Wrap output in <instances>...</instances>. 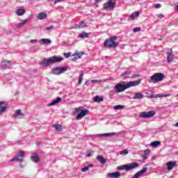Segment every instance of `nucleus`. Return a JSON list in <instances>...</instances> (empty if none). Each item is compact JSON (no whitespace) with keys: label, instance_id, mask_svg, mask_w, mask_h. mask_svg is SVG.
<instances>
[{"label":"nucleus","instance_id":"1","mask_svg":"<svg viewBox=\"0 0 178 178\" xmlns=\"http://www.w3.org/2000/svg\"><path fill=\"white\" fill-rule=\"evenodd\" d=\"M141 83V79L137 81H131L129 82H126L124 81H121L117 83L114 88L115 90V92H123V91H126L127 88H130L131 87H136V86H138Z\"/></svg>","mask_w":178,"mask_h":178},{"label":"nucleus","instance_id":"2","mask_svg":"<svg viewBox=\"0 0 178 178\" xmlns=\"http://www.w3.org/2000/svg\"><path fill=\"white\" fill-rule=\"evenodd\" d=\"M63 59V57L54 56L49 58H43L40 65L41 66H43V67H47V66H49V65H53V63H59L60 62H62Z\"/></svg>","mask_w":178,"mask_h":178},{"label":"nucleus","instance_id":"3","mask_svg":"<svg viewBox=\"0 0 178 178\" xmlns=\"http://www.w3.org/2000/svg\"><path fill=\"white\" fill-rule=\"evenodd\" d=\"M116 40H118L117 36H111L109 39H106L104 43V47L107 48H116V47H119V44L115 42Z\"/></svg>","mask_w":178,"mask_h":178},{"label":"nucleus","instance_id":"4","mask_svg":"<svg viewBox=\"0 0 178 178\" xmlns=\"http://www.w3.org/2000/svg\"><path fill=\"white\" fill-rule=\"evenodd\" d=\"M138 166H140V163H131L129 165L125 164V165H119L117 168V169H118V170H126L127 172H130L131 169H136V168H138Z\"/></svg>","mask_w":178,"mask_h":178},{"label":"nucleus","instance_id":"5","mask_svg":"<svg viewBox=\"0 0 178 178\" xmlns=\"http://www.w3.org/2000/svg\"><path fill=\"white\" fill-rule=\"evenodd\" d=\"M165 79V74L162 73H155L151 77L149 81H152L154 84L156 83H159V81H162Z\"/></svg>","mask_w":178,"mask_h":178},{"label":"nucleus","instance_id":"6","mask_svg":"<svg viewBox=\"0 0 178 178\" xmlns=\"http://www.w3.org/2000/svg\"><path fill=\"white\" fill-rule=\"evenodd\" d=\"M67 70V67H54L51 70V74H54L55 76H59V74H62V73H65Z\"/></svg>","mask_w":178,"mask_h":178},{"label":"nucleus","instance_id":"7","mask_svg":"<svg viewBox=\"0 0 178 178\" xmlns=\"http://www.w3.org/2000/svg\"><path fill=\"white\" fill-rule=\"evenodd\" d=\"M111 136H116V133L112 132V133L100 134H96V135H89V137H91L92 140H93V141H95L96 140H101L102 137H109Z\"/></svg>","mask_w":178,"mask_h":178},{"label":"nucleus","instance_id":"8","mask_svg":"<svg viewBox=\"0 0 178 178\" xmlns=\"http://www.w3.org/2000/svg\"><path fill=\"white\" fill-rule=\"evenodd\" d=\"M116 6V0H108L107 3L104 4V10H112Z\"/></svg>","mask_w":178,"mask_h":178},{"label":"nucleus","instance_id":"9","mask_svg":"<svg viewBox=\"0 0 178 178\" xmlns=\"http://www.w3.org/2000/svg\"><path fill=\"white\" fill-rule=\"evenodd\" d=\"M156 113L155 111L142 112L140 113V118H143V119H149L150 118L155 116Z\"/></svg>","mask_w":178,"mask_h":178},{"label":"nucleus","instance_id":"10","mask_svg":"<svg viewBox=\"0 0 178 178\" xmlns=\"http://www.w3.org/2000/svg\"><path fill=\"white\" fill-rule=\"evenodd\" d=\"M23 158H24V152L21 151L17 154V156L10 159V162H15V161L19 162V161L20 162H23Z\"/></svg>","mask_w":178,"mask_h":178},{"label":"nucleus","instance_id":"11","mask_svg":"<svg viewBox=\"0 0 178 178\" xmlns=\"http://www.w3.org/2000/svg\"><path fill=\"white\" fill-rule=\"evenodd\" d=\"M168 51L166 52L167 55V62L168 63H172L173 59H175V55L173 54L172 49H167Z\"/></svg>","mask_w":178,"mask_h":178},{"label":"nucleus","instance_id":"12","mask_svg":"<svg viewBox=\"0 0 178 178\" xmlns=\"http://www.w3.org/2000/svg\"><path fill=\"white\" fill-rule=\"evenodd\" d=\"M89 112L90 111H88V109L81 110V112L79 113H78L76 115V120H81V119H83V118H84V116H86V115L89 113Z\"/></svg>","mask_w":178,"mask_h":178},{"label":"nucleus","instance_id":"13","mask_svg":"<svg viewBox=\"0 0 178 178\" xmlns=\"http://www.w3.org/2000/svg\"><path fill=\"white\" fill-rule=\"evenodd\" d=\"M147 170H148V168L144 167L139 172H136L131 178H140L141 177V175H143V173H147Z\"/></svg>","mask_w":178,"mask_h":178},{"label":"nucleus","instance_id":"14","mask_svg":"<svg viewBox=\"0 0 178 178\" xmlns=\"http://www.w3.org/2000/svg\"><path fill=\"white\" fill-rule=\"evenodd\" d=\"M8 104L4 102H0V115H2L8 109Z\"/></svg>","mask_w":178,"mask_h":178},{"label":"nucleus","instance_id":"15","mask_svg":"<svg viewBox=\"0 0 178 178\" xmlns=\"http://www.w3.org/2000/svg\"><path fill=\"white\" fill-rule=\"evenodd\" d=\"M11 65H12V63H10V61L3 60V61H1V69H8V68L10 67Z\"/></svg>","mask_w":178,"mask_h":178},{"label":"nucleus","instance_id":"16","mask_svg":"<svg viewBox=\"0 0 178 178\" xmlns=\"http://www.w3.org/2000/svg\"><path fill=\"white\" fill-rule=\"evenodd\" d=\"M166 166L168 170H172L175 166H177V163L176 161H168L166 163Z\"/></svg>","mask_w":178,"mask_h":178},{"label":"nucleus","instance_id":"17","mask_svg":"<svg viewBox=\"0 0 178 178\" xmlns=\"http://www.w3.org/2000/svg\"><path fill=\"white\" fill-rule=\"evenodd\" d=\"M31 161L35 163H38V162H40V155H38L37 153H33L31 156Z\"/></svg>","mask_w":178,"mask_h":178},{"label":"nucleus","instance_id":"18","mask_svg":"<svg viewBox=\"0 0 178 178\" xmlns=\"http://www.w3.org/2000/svg\"><path fill=\"white\" fill-rule=\"evenodd\" d=\"M107 177H108V178H119V177H120V172H114L108 173L107 175Z\"/></svg>","mask_w":178,"mask_h":178},{"label":"nucleus","instance_id":"19","mask_svg":"<svg viewBox=\"0 0 178 178\" xmlns=\"http://www.w3.org/2000/svg\"><path fill=\"white\" fill-rule=\"evenodd\" d=\"M40 41L41 45H49L50 44H52V40L50 39L42 38Z\"/></svg>","mask_w":178,"mask_h":178},{"label":"nucleus","instance_id":"20","mask_svg":"<svg viewBox=\"0 0 178 178\" xmlns=\"http://www.w3.org/2000/svg\"><path fill=\"white\" fill-rule=\"evenodd\" d=\"M62 101V98L60 97H58L53 102L47 104V106H54V105H56V104H59Z\"/></svg>","mask_w":178,"mask_h":178},{"label":"nucleus","instance_id":"21","mask_svg":"<svg viewBox=\"0 0 178 178\" xmlns=\"http://www.w3.org/2000/svg\"><path fill=\"white\" fill-rule=\"evenodd\" d=\"M131 74V70H127L124 73L121 74L120 76L124 79H130V75Z\"/></svg>","mask_w":178,"mask_h":178},{"label":"nucleus","instance_id":"22","mask_svg":"<svg viewBox=\"0 0 178 178\" xmlns=\"http://www.w3.org/2000/svg\"><path fill=\"white\" fill-rule=\"evenodd\" d=\"M97 159L101 165H105V163H106V159L104 158V156L99 155L97 156Z\"/></svg>","mask_w":178,"mask_h":178},{"label":"nucleus","instance_id":"23","mask_svg":"<svg viewBox=\"0 0 178 178\" xmlns=\"http://www.w3.org/2000/svg\"><path fill=\"white\" fill-rule=\"evenodd\" d=\"M144 98V94L141 92H135L133 99H143Z\"/></svg>","mask_w":178,"mask_h":178},{"label":"nucleus","instance_id":"24","mask_svg":"<svg viewBox=\"0 0 178 178\" xmlns=\"http://www.w3.org/2000/svg\"><path fill=\"white\" fill-rule=\"evenodd\" d=\"M84 27H87L84 21H81L79 24H75V28L76 29H84Z\"/></svg>","mask_w":178,"mask_h":178},{"label":"nucleus","instance_id":"25","mask_svg":"<svg viewBox=\"0 0 178 178\" xmlns=\"http://www.w3.org/2000/svg\"><path fill=\"white\" fill-rule=\"evenodd\" d=\"M17 116H24V114H23V113H22V110L17 109V110L15 111V113L12 115V117H13L14 119H16V118H17Z\"/></svg>","mask_w":178,"mask_h":178},{"label":"nucleus","instance_id":"26","mask_svg":"<svg viewBox=\"0 0 178 178\" xmlns=\"http://www.w3.org/2000/svg\"><path fill=\"white\" fill-rule=\"evenodd\" d=\"M47 13H40L38 14V19L39 20H44V19H47Z\"/></svg>","mask_w":178,"mask_h":178},{"label":"nucleus","instance_id":"27","mask_svg":"<svg viewBox=\"0 0 178 178\" xmlns=\"http://www.w3.org/2000/svg\"><path fill=\"white\" fill-rule=\"evenodd\" d=\"M138 16H140V11H137L136 13H132L129 16V19H131L132 20H134V19H136V17H138Z\"/></svg>","mask_w":178,"mask_h":178},{"label":"nucleus","instance_id":"28","mask_svg":"<svg viewBox=\"0 0 178 178\" xmlns=\"http://www.w3.org/2000/svg\"><path fill=\"white\" fill-rule=\"evenodd\" d=\"M93 101L94 102H102V101H104V97L97 95L94 97Z\"/></svg>","mask_w":178,"mask_h":178},{"label":"nucleus","instance_id":"29","mask_svg":"<svg viewBox=\"0 0 178 178\" xmlns=\"http://www.w3.org/2000/svg\"><path fill=\"white\" fill-rule=\"evenodd\" d=\"M150 145L151 147H153V148H156V147H159V145H161V142L158 140H155L152 142Z\"/></svg>","mask_w":178,"mask_h":178},{"label":"nucleus","instance_id":"30","mask_svg":"<svg viewBox=\"0 0 178 178\" xmlns=\"http://www.w3.org/2000/svg\"><path fill=\"white\" fill-rule=\"evenodd\" d=\"M151 150L149 149H147L146 150H145L144 154L142 155V158L143 159V161H145L148 156V154H149V152Z\"/></svg>","mask_w":178,"mask_h":178},{"label":"nucleus","instance_id":"31","mask_svg":"<svg viewBox=\"0 0 178 178\" xmlns=\"http://www.w3.org/2000/svg\"><path fill=\"white\" fill-rule=\"evenodd\" d=\"M161 97H168V95H162V94L151 95L149 96V98H161Z\"/></svg>","mask_w":178,"mask_h":178},{"label":"nucleus","instance_id":"32","mask_svg":"<svg viewBox=\"0 0 178 178\" xmlns=\"http://www.w3.org/2000/svg\"><path fill=\"white\" fill-rule=\"evenodd\" d=\"M90 168H94L93 164H89L83 168H81V172H87L90 169Z\"/></svg>","mask_w":178,"mask_h":178},{"label":"nucleus","instance_id":"33","mask_svg":"<svg viewBox=\"0 0 178 178\" xmlns=\"http://www.w3.org/2000/svg\"><path fill=\"white\" fill-rule=\"evenodd\" d=\"M25 13H26V10L23 8H21L17 10V15L18 16H23Z\"/></svg>","mask_w":178,"mask_h":178},{"label":"nucleus","instance_id":"34","mask_svg":"<svg viewBox=\"0 0 178 178\" xmlns=\"http://www.w3.org/2000/svg\"><path fill=\"white\" fill-rule=\"evenodd\" d=\"M124 105H116L113 106L114 111H119L120 109H124Z\"/></svg>","mask_w":178,"mask_h":178},{"label":"nucleus","instance_id":"35","mask_svg":"<svg viewBox=\"0 0 178 178\" xmlns=\"http://www.w3.org/2000/svg\"><path fill=\"white\" fill-rule=\"evenodd\" d=\"M89 35H90L88 34V33H86V32H83L79 34L80 38H88Z\"/></svg>","mask_w":178,"mask_h":178},{"label":"nucleus","instance_id":"36","mask_svg":"<svg viewBox=\"0 0 178 178\" xmlns=\"http://www.w3.org/2000/svg\"><path fill=\"white\" fill-rule=\"evenodd\" d=\"M53 127H54V129H56V130H57V131H61L62 130V126L60 124H54Z\"/></svg>","mask_w":178,"mask_h":178},{"label":"nucleus","instance_id":"37","mask_svg":"<svg viewBox=\"0 0 178 178\" xmlns=\"http://www.w3.org/2000/svg\"><path fill=\"white\" fill-rule=\"evenodd\" d=\"M83 55H84V52H77L76 51L74 55H72V56H78V59H80V58H81V56H83Z\"/></svg>","mask_w":178,"mask_h":178},{"label":"nucleus","instance_id":"38","mask_svg":"<svg viewBox=\"0 0 178 178\" xmlns=\"http://www.w3.org/2000/svg\"><path fill=\"white\" fill-rule=\"evenodd\" d=\"M83 76H84V74L83 73V72H81L79 75L78 84H81V82L83 81Z\"/></svg>","mask_w":178,"mask_h":178},{"label":"nucleus","instance_id":"39","mask_svg":"<svg viewBox=\"0 0 178 178\" xmlns=\"http://www.w3.org/2000/svg\"><path fill=\"white\" fill-rule=\"evenodd\" d=\"M129 151L127 149H124L120 152V155H127Z\"/></svg>","mask_w":178,"mask_h":178},{"label":"nucleus","instance_id":"40","mask_svg":"<svg viewBox=\"0 0 178 178\" xmlns=\"http://www.w3.org/2000/svg\"><path fill=\"white\" fill-rule=\"evenodd\" d=\"M26 23H27V19H25L24 21H22V22H19L18 24L19 27H22V26H24V24H26Z\"/></svg>","mask_w":178,"mask_h":178},{"label":"nucleus","instance_id":"41","mask_svg":"<svg viewBox=\"0 0 178 178\" xmlns=\"http://www.w3.org/2000/svg\"><path fill=\"white\" fill-rule=\"evenodd\" d=\"M54 26H47L44 29L47 31H51V30H54Z\"/></svg>","mask_w":178,"mask_h":178},{"label":"nucleus","instance_id":"42","mask_svg":"<svg viewBox=\"0 0 178 178\" xmlns=\"http://www.w3.org/2000/svg\"><path fill=\"white\" fill-rule=\"evenodd\" d=\"M134 33H138V31H141V27H136L133 29Z\"/></svg>","mask_w":178,"mask_h":178},{"label":"nucleus","instance_id":"43","mask_svg":"<svg viewBox=\"0 0 178 178\" xmlns=\"http://www.w3.org/2000/svg\"><path fill=\"white\" fill-rule=\"evenodd\" d=\"M86 156L88 158H90L91 156H92V152L90 150H88L87 152H86Z\"/></svg>","mask_w":178,"mask_h":178},{"label":"nucleus","instance_id":"44","mask_svg":"<svg viewBox=\"0 0 178 178\" xmlns=\"http://www.w3.org/2000/svg\"><path fill=\"white\" fill-rule=\"evenodd\" d=\"M71 55H72V52L64 53V56L66 58H70Z\"/></svg>","mask_w":178,"mask_h":178},{"label":"nucleus","instance_id":"45","mask_svg":"<svg viewBox=\"0 0 178 178\" xmlns=\"http://www.w3.org/2000/svg\"><path fill=\"white\" fill-rule=\"evenodd\" d=\"M79 112H80V107L79 108H75L73 112V115H76V113H79Z\"/></svg>","mask_w":178,"mask_h":178},{"label":"nucleus","instance_id":"46","mask_svg":"<svg viewBox=\"0 0 178 178\" xmlns=\"http://www.w3.org/2000/svg\"><path fill=\"white\" fill-rule=\"evenodd\" d=\"M115 95V90L110 91L109 97L110 98H112Z\"/></svg>","mask_w":178,"mask_h":178},{"label":"nucleus","instance_id":"47","mask_svg":"<svg viewBox=\"0 0 178 178\" xmlns=\"http://www.w3.org/2000/svg\"><path fill=\"white\" fill-rule=\"evenodd\" d=\"M140 74H134L132 75V79H136V77H140Z\"/></svg>","mask_w":178,"mask_h":178},{"label":"nucleus","instance_id":"48","mask_svg":"<svg viewBox=\"0 0 178 178\" xmlns=\"http://www.w3.org/2000/svg\"><path fill=\"white\" fill-rule=\"evenodd\" d=\"M102 81L97 80V79H92L91 80V83H101Z\"/></svg>","mask_w":178,"mask_h":178},{"label":"nucleus","instance_id":"49","mask_svg":"<svg viewBox=\"0 0 178 178\" xmlns=\"http://www.w3.org/2000/svg\"><path fill=\"white\" fill-rule=\"evenodd\" d=\"M161 3H156V5H155V8H156V9H159L160 8H161Z\"/></svg>","mask_w":178,"mask_h":178},{"label":"nucleus","instance_id":"50","mask_svg":"<svg viewBox=\"0 0 178 178\" xmlns=\"http://www.w3.org/2000/svg\"><path fill=\"white\" fill-rule=\"evenodd\" d=\"M63 0H55L54 1V5H56L58 2H62Z\"/></svg>","mask_w":178,"mask_h":178},{"label":"nucleus","instance_id":"51","mask_svg":"<svg viewBox=\"0 0 178 178\" xmlns=\"http://www.w3.org/2000/svg\"><path fill=\"white\" fill-rule=\"evenodd\" d=\"M30 42H31V44H35V42H37V40H30Z\"/></svg>","mask_w":178,"mask_h":178},{"label":"nucleus","instance_id":"52","mask_svg":"<svg viewBox=\"0 0 178 178\" xmlns=\"http://www.w3.org/2000/svg\"><path fill=\"white\" fill-rule=\"evenodd\" d=\"M159 19H163L164 16L163 15V14H160L158 15Z\"/></svg>","mask_w":178,"mask_h":178},{"label":"nucleus","instance_id":"53","mask_svg":"<svg viewBox=\"0 0 178 178\" xmlns=\"http://www.w3.org/2000/svg\"><path fill=\"white\" fill-rule=\"evenodd\" d=\"M77 59H79V58L75 57V58L71 59V60H72V62H76V60H77Z\"/></svg>","mask_w":178,"mask_h":178},{"label":"nucleus","instance_id":"54","mask_svg":"<svg viewBox=\"0 0 178 178\" xmlns=\"http://www.w3.org/2000/svg\"><path fill=\"white\" fill-rule=\"evenodd\" d=\"M85 84H86V86H90V82L86 81V82L85 83Z\"/></svg>","mask_w":178,"mask_h":178},{"label":"nucleus","instance_id":"55","mask_svg":"<svg viewBox=\"0 0 178 178\" xmlns=\"http://www.w3.org/2000/svg\"><path fill=\"white\" fill-rule=\"evenodd\" d=\"M101 1H102V0H95V1L96 2V3H98V2H101Z\"/></svg>","mask_w":178,"mask_h":178},{"label":"nucleus","instance_id":"56","mask_svg":"<svg viewBox=\"0 0 178 178\" xmlns=\"http://www.w3.org/2000/svg\"><path fill=\"white\" fill-rule=\"evenodd\" d=\"M175 10H178V4L175 6Z\"/></svg>","mask_w":178,"mask_h":178},{"label":"nucleus","instance_id":"57","mask_svg":"<svg viewBox=\"0 0 178 178\" xmlns=\"http://www.w3.org/2000/svg\"><path fill=\"white\" fill-rule=\"evenodd\" d=\"M106 80H113V78H110V79H107Z\"/></svg>","mask_w":178,"mask_h":178},{"label":"nucleus","instance_id":"58","mask_svg":"<svg viewBox=\"0 0 178 178\" xmlns=\"http://www.w3.org/2000/svg\"><path fill=\"white\" fill-rule=\"evenodd\" d=\"M176 127H178V122L175 124Z\"/></svg>","mask_w":178,"mask_h":178},{"label":"nucleus","instance_id":"59","mask_svg":"<svg viewBox=\"0 0 178 178\" xmlns=\"http://www.w3.org/2000/svg\"><path fill=\"white\" fill-rule=\"evenodd\" d=\"M19 166H20L21 168H23V165H22V163H19Z\"/></svg>","mask_w":178,"mask_h":178},{"label":"nucleus","instance_id":"60","mask_svg":"<svg viewBox=\"0 0 178 178\" xmlns=\"http://www.w3.org/2000/svg\"><path fill=\"white\" fill-rule=\"evenodd\" d=\"M162 38H163L162 36H161L159 40H162Z\"/></svg>","mask_w":178,"mask_h":178},{"label":"nucleus","instance_id":"61","mask_svg":"<svg viewBox=\"0 0 178 178\" xmlns=\"http://www.w3.org/2000/svg\"><path fill=\"white\" fill-rule=\"evenodd\" d=\"M152 161H154V159H155V157H152Z\"/></svg>","mask_w":178,"mask_h":178},{"label":"nucleus","instance_id":"62","mask_svg":"<svg viewBox=\"0 0 178 178\" xmlns=\"http://www.w3.org/2000/svg\"><path fill=\"white\" fill-rule=\"evenodd\" d=\"M106 58H108V56H106Z\"/></svg>","mask_w":178,"mask_h":178},{"label":"nucleus","instance_id":"63","mask_svg":"<svg viewBox=\"0 0 178 178\" xmlns=\"http://www.w3.org/2000/svg\"><path fill=\"white\" fill-rule=\"evenodd\" d=\"M0 67H1V65H0Z\"/></svg>","mask_w":178,"mask_h":178}]
</instances>
